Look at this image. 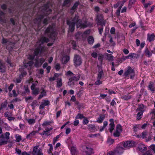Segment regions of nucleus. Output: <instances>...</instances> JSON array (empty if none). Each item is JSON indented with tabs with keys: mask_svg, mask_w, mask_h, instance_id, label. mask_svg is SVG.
I'll return each mask as SVG.
<instances>
[{
	"mask_svg": "<svg viewBox=\"0 0 155 155\" xmlns=\"http://www.w3.org/2000/svg\"><path fill=\"white\" fill-rule=\"evenodd\" d=\"M148 88L150 90L152 91H153V92L154 91V87L153 85L152 82H150L148 85Z\"/></svg>",
	"mask_w": 155,
	"mask_h": 155,
	"instance_id": "c756f323",
	"label": "nucleus"
},
{
	"mask_svg": "<svg viewBox=\"0 0 155 155\" xmlns=\"http://www.w3.org/2000/svg\"><path fill=\"white\" fill-rule=\"evenodd\" d=\"M143 113L142 112H138L137 114V118L138 120L140 119L143 115Z\"/></svg>",
	"mask_w": 155,
	"mask_h": 155,
	"instance_id": "79ce46f5",
	"label": "nucleus"
},
{
	"mask_svg": "<svg viewBox=\"0 0 155 155\" xmlns=\"http://www.w3.org/2000/svg\"><path fill=\"white\" fill-rule=\"evenodd\" d=\"M16 141L17 142H19L21 139V136L20 135H18L16 137Z\"/></svg>",
	"mask_w": 155,
	"mask_h": 155,
	"instance_id": "4d7b16f0",
	"label": "nucleus"
},
{
	"mask_svg": "<svg viewBox=\"0 0 155 155\" xmlns=\"http://www.w3.org/2000/svg\"><path fill=\"white\" fill-rule=\"evenodd\" d=\"M89 120L87 118L84 117L83 120V124L84 125L87 124L89 122Z\"/></svg>",
	"mask_w": 155,
	"mask_h": 155,
	"instance_id": "c03bdc74",
	"label": "nucleus"
},
{
	"mask_svg": "<svg viewBox=\"0 0 155 155\" xmlns=\"http://www.w3.org/2000/svg\"><path fill=\"white\" fill-rule=\"evenodd\" d=\"M121 7H119V8L117 9V12H116V15L117 16H119L120 15V12Z\"/></svg>",
	"mask_w": 155,
	"mask_h": 155,
	"instance_id": "bf43d9fd",
	"label": "nucleus"
},
{
	"mask_svg": "<svg viewBox=\"0 0 155 155\" xmlns=\"http://www.w3.org/2000/svg\"><path fill=\"white\" fill-rule=\"evenodd\" d=\"M144 52L146 56L148 57H150L152 56L153 51H152L151 52H150L148 48H147L145 49Z\"/></svg>",
	"mask_w": 155,
	"mask_h": 155,
	"instance_id": "f3484780",
	"label": "nucleus"
},
{
	"mask_svg": "<svg viewBox=\"0 0 155 155\" xmlns=\"http://www.w3.org/2000/svg\"><path fill=\"white\" fill-rule=\"evenodd\" d=\"M143 155H152V154L150 151L148 150L144 153Z\"/></svg>",
	"mask_w": 155,
	"mask_h": 155,
	"instance_id": "69168bd1",
	"label": "nucleus"
},
{
	"mask_svg": "<svg viewBox=\"0 0 155 155\" xmlns=\"http://www.w3.org/2000/svg\"><path fill=\"white\" fill-rule=\"evenodd\" d=\"M70 57L66 55L64 57L62 60V62L63 64H66L70 60Z\"/></svg>",
	"mask_w": 155,
	"mask_h": 155,
	"instance_id": "dca6fc26",
	"label": "nucleus"
},
{
	"mask_svg": "<svg viewBox=\"0 0 155 155\" xmlns=\"http://www.w3.org/2000/svg\"><path fill=\"white\" fill-rule=\"evenodd\" d=\"M55 68L57 71L59 70L61 68L60 64L58 63L56 64L55 66Z\"/></svg>",
	"mask_w": 155,
	"mask_h": 155,
	"instance_id": "8fccbe9b",
	"label": "nucleus"
},
{
	"mask_svg": "<svg viewBox=\"0 0 155 155\" xmlns=\"http://www.w3.org/2000/svg\"><path fill=\"white\" fill-rule=\"evenodd\" d=\"M33 63L32 61H30L27 63H24V65L25 68H27L28 70H30L31 68Z\"/></svg>",
	"mask_w": 155,
	"mask_h": 155,
	"instance_id": "9b49d317",
	"label": "nucleus"
},
{
	"mask_svg": "<svg viewBox=\"0 0 155 155\" xmlns=\"http://www.w3.org/2000/svg\"><path fill=\"white\" fill-rule=\"evenodd\" d=\"M60 135H57L55 137H54L53 139V145H54L56 142L58 140V139L60 137Z\"/></svg>",
	"mask_w": 155,
	"mask_h": 155,
	"instance_id": "ea45409f",
	"label": "nucleus"
},
{
	"mask_svg": "<svg viewBox=\"0 0 155 155\" xmlns=\"http://www.w3.org/2000/svg\"><path fill=\"white\" fill-rule=\"evenodd\" d=\"M44 51V48H37L35 50L34 54L35 56H37L39 54L40 56H42L44 55L42 53Z\"/></svg>",
	"mask_w": 155,
	"mask_h": 155,
	"instance_id": "6e6552de",
	"label": "nucleus"
},
{
	"mask_svg": "<svg viewBox=\"0 0 155 155\" xmlns=\"http://www.w3.org/2000/svg\"><path fill=\"white\" fill-rule=\"evenodd\" d=\"M124 148L122 147H117L115 150H114L115 153L117 154L118 155H120L123 152Z\"/></svg>",
	"mask_w": 155,
	"mask_h": 155,
	"instance_id": "f8f14e48",
	"label": "nucleus"
},
{
	"mask_svg": "<svg viewBox=\"0 0 155 155\" xmlns=\"http://www.w3.org/2000/svg\"><path fill=\"white\" fill-rule=\"evenodd\" d=\"M45 32L48 35L50 38L53 40H55L56 33L52 26L49 25L46 29Z\"/></svg>",
	"mask_w": 155,
	"mask_h": 155,
	"instance_id": "f03ea898",
	"label": "nucleus"
},
{
	"mask_svg": "<svg viewBox=\"0 0 155 155\" xmlns=\"http://www.w3.org/2000/svg\"><path fill=\"white\" fill-rule=\"evenodd\" d=\"M147 36V39L149 40V42L154 41L155 39V35L153 34H152L150 35H149V34H148Z\"/></svg>",
	"mask_w": 155,
	"mask_h": 155,
	"instance_id": "6ab92c4d",
	"label": "nucleus"
},
{
	"mask_svg": "<svg viewBox=\"0 0 155 155\" xmlns=\"http://www.w3.org/2000/svg\"><path fill=\"white\" fill-rule=\"evenodd\" d=\"M100 79H97L95 82V84L96 85H99L101 84H102V82L100 81Z\"/></svg>",
	"mask_w": 155,
	"mask_h": 155,
	"instance_id": "e2e57ef3",
	"label": "nucleus"
},
{
	"mask_svg": "<svg viewBox=\"0 0 155 155\" xmlns=\"http://www.w3.org/2000/svg\"><path fill=\"white\" fill-rule=\"evenodd\" d=\"M91 56L94 58H96L97 56V54L95 52H92L91 54Z\"/></svg>",
	"mask_w": 155,
	"mask_h": 155,
	"instance_id": "6e6d98bb",
	"label": "nucleus"
},
{
	"mask_svg": "<svg viewBox=\"0 0 155 155\" xmlns=\"http://www.w3.org/2000/svg\"><path fill=\"white\" fill-rule=\"evenodd\" d=\"M9 135L10 133L8 132H6L5 134V136L7 140H8L9 139Z\"/></svg>",
	"mask_w": 155,
	"mask_h": 155,
	"instance_id": "13d9d810",
	"label": "nucleus"
},
{
	"mask_svg": "<svg viewBox=\"0 0 155 155\" xmlns=\"http://www.w3.org/2000/svg\"><path fill=\"white\" fill-rule=\"evenodd\" d=\"M87 41L89 44L92 45L94 41V38L91 36H89L87 38Z\"/></svg>",
	"mask_w": 155,
	"mask_h": 155,
	"instance_id": "aec40b11",
	"label": "nucleus"
},
{
	"mask_svg": "<svg viewBox=\"0 0 155 155\" xmlns=\"http://www.w3.org/2000/svg\"><path fill=\"white\" fill-rule=\"evenodd\" d=\"M42 65L41 64V63L40 61H39L38 58L35 59V67L38 68L41 66Z\"/></svg>",
	"mask_w": 155,
	"mask_h": 155,
	"instance_id": "4be33fe9",
	"label": "nucleus"
},
{
	"mask_svg": "<svg viewBox=\"0 0 155 155\" xmlns=\"http://www.w3.org/2000/svg\"><path fill=\"white\" fill-rule=\"evenodd\" d=\"M115 28L114 27H112L111 28L110 32L112 34H113L115 33Z\"/></svg>",
	"mask_w": 155,
	"mask_h": 155,
	"instance_id": "052dcab7",
	"label": "nucleus"
},
{
	"mask_svg": "<svg viewBox=\"0 0 155 155\" xmlns=\"http://www.w3.org/2000/svg\"><path fill=\"white\" fill-rule=\"evenodd\" d=\"M22 78L21 77H20V76L19 75V77L18 78H17L16 79V81L17 83H21V79Z\"/></svg>",
	"mask_w": 155,
	"mask_h": 155,
	"instance_id": "3c124183",
	"label": "nucleus"
},
{
	"mask_svg": "<svg viewBox=\"0 0 155 155\" xmlns=\"http://www.w3.org/2000/svg\"><path fill=\"white\" fill-rule=\"evenodd\" d=\"M134 145V142L133 141H128L125 142L124 144V147L128 148L132 147Z\"/></svg>",
	"mask_w": 155,
	"mask_h": 155,
	"instance_id": "9d476101",
	"label": "nucleus"
},
{
	"mask_svg": "<svg viewBox=\"0 0 155 155\" xmlns=\"http://www.w3.org/2000/svg\"><path fill=\"white\" fill-rule=\"evenodd\" d=\"M103 55L101 54H99L98 55V59L99 61H101L103 58Z\"/></svg>",
	"mask_w": 155,
	"mask_h": 155,
	"instance_id": "338daca9",
	"label": "nucleus"
},
{
	"mask_svg": "<svg viewBox=\"0 0 155 155\" xmlns=\"http://www.w3.org/2000/svg\"><path fill=\"white\" fill-rule=\"evenodd\" d=\"M58 81L57 82V87H58L59 88L61 87L62 85V80L61 78H58Z\"/></svg>",
	"mask_w": 155,
	"mask_h": 155,
	"instance_id": "b1692460",
	"label": "nucleus"
},
{
	"mask_svg": "<svg viewBox=\"0 0 155 155\" xmlns=\"http://www.w3.org/2000/svg\"><path fill=\"white\" fill-rule=\"evenodd\" d=\"M27 121L29 124H32L35 123V120L33 119H30L27 120Z\"/></svg>",
	"mask_w": 155,
	"mask_h": 155,
	"instance_id": "58836bf2",
	"label": "nucleus"
},
{
	"mask_svg": "<svg viewBox=\"0 0 155 155\" xmlns=\"http://www.w3.org/2000/svg\"><path fill=\"white\" fill-rule=\"evenodd\" d=\"M46 96V92H45V93L43 94H41L39 95V96L38 98V99L40 100L44 96Z\"/></svg>",
	"mask_w": 155,
	"mask_h": 155,
	"instance_id": "864d4df0",
	"label": "nucleus"
},
{
	"mask_svg": "<svg viewBox=\"0 0 155 155\" xmlns=\"http://www.w3.org/2000/svg\"><path fill=\"white\" fill-rule=\"evenodd\" d=\"M71 152L72 155H77L78 153L75 148L74 147L71 148Z\"/></svg>",
	"mask_w": 155,
	"mask_h": 155,
	"instance_id": "c85d7f7f",
	"label": "nucleus"
},
{
	"mask_svg": "<svg viewBox=\"0 0 155 155\" xmlns=\"http://www.w3.org/2000/svg\"><path fill=\"white\" fill-rule=\"evenodd\" d=\"M27 74V72L26 71H23L21 72V74H20L19 76H20V77H21L22 78H23Z\"/></svg>",
	"mask_w": 155,
	"mask_h": 155,
	"instance_id": "49530a36",
	"label": "nucleus"
},
{
	"mask_svg": "<svg viewBox=\"0 0 155 155\" xmlns=\"http://www.w3.org/2000/svg\"><path fill=\"white\" fill-rule=\"evenodd\" d=\"M50 103L49 101L48 100H45V101L43 103L45 106H47L49 105Z\"/></svg>",
	"mask_w": 155,
	"mask_h": 155,
	"instance_id": "680f3d73",
	"label": "nucleus"
},
{
	"mask_svg": "<svg viewBox=\"0 0 155 155\" xmlns=\"http://www.w3.org/2000/svg\"><path fill=\"white\" fill-rule=\"evenodd\" d=\"M114 142V140L111 139H108L107 141V142L109 144H111Z\"/></svg>",
	"mask_w": 155,
	"mask_h": 155,
	"instance_id": "603ef678",
	"label": "nucleus"
},
{
	"mask_svg": "<svg viewBox=\"0 0 155 155\" xmlns=\"http://www.w3.org/2000/svg\"><path fill=\"white\" fill-rule=\"evenodd\" d=\"M107 59L109 61H112L114 60V57L110 54L107 53Z\"/></svg>",
	"mask_w": 155,
	"mask_h": 155,
	"instance_id": "393cba45",
	"label": "nucleus"
},
{
	"mask_svg": "<svg viewBox=\"0 0 155 155\" xmlns=\"http://www.w3.org/2000/svg\"><path fill=\"white\" fill-rule=\"evenodd\" d=\"M123 52L126 54H128L129 53L128 50L126 48H124L123 49Z\"/></svg>",
	"mask_w": 155,
	"mask_h": 155,
	"instance_id": "774afa93",
	"label": "nucleus"
},
{
	"mask_svg": "<svg viewBox=\"0 0 155 155\" xmlns=\"http://www.w3.org/2000/svg\"><path fill=\"white\" fill-rule=\"evenodd\" d=\"M144 105L143 104H140L138 105V108L136 110V111H140V112L143 113L144 111Z\"/></svg>",
	"mask_w": 155,
	"mask_h": 155,
	"instance_id": "a211bd4d",
	"label": "nucleus"
},
{
	"mask_svg": "<svg viewBox=\"0 0 155 155\" xmlns=\"http://www.w3.org/2000/svg\"><path fill=\"white\" fill-rule=\"evenodd\" d=\"M8 102L7 100L2 103L0 104V106H1L3 108H6Z\"/></svg>",
	"mask_w": 155,
	"mask_h": 155,
	"instance_id": "473e14b6",
	"label": "nucleus"
},
{
	"mask_svg": "<svg viewBox=\"0 0 155 155\" xmlns=\"http://www.w3.org/2000/svg\"><path fill=\"white\" fill-rule=\"evenodd\" d=\"M38 146H36L35 147H34L33 149V151L32 152V154L33 155H35V154L37 153V152H38Z\"/></svg>",
	"mask_w": 155,
	"mask_h": 155,
	"instance_id": "c9c22d12",
	"label": "nucleus"
},
{
	"mask_svg": "<svg viewBox=\"0 0 155 155\" xmlns=\"http://www.w3.org/2000/svg\"><path fill=\"white\" fill-rule=\"evenodd\" d=\"M105 117V115L104 114L100 115L99 117L98 118L96 122L99 123H101L104 119Z\"/></svg>",
	"mask_w": 155,
	"mask_h": 155,
	"instance_id": "4468645a",
	"label": "nucleus"
},
{
	"mask_svg": "<svg viewBox=\"0 0 155 155\" xmlns=\"http://www.w3.org/2000/svg\"><path fill=\"white\" fill-rule=\"evenodd\" d=\"M80 4V2L79 1L76 2L74 4L73 6L71 8V10H74L77 9L78 5Z\"/></svg>",
	"mask_w": 155,
	"mask_h": 155,
	"instance_id": "a878e982",
	"label": "nucleus"
},
{
	"mask_svg": "<svg viewBox=\"0 0 155 155\" xmlns=\"http://www.w3.org/2000/svg\"><path fill=\"white\" fill-rule=\"evenodd\" d=\"M80 77V76H78L77 77L74 76L70 78V80H71V81H72L74 82L77 81L79 79Z\"/></svg>",
	"mask_w": 155,
	"mask_h": 155,
	"instance_id": "7c9ffc66",
	"label": "nucleus"
},
{
	"mask_svg": "<svg viewBox=\"0 0 155 155\" xmlns=\"http://www.w3.org/2000/svg\"><path fill=\"white\" fill-rule=\"evenodd\" d=\"M147 132L146 131H143L141 133V137L143 139L146 138V136L147 135Z\"/></svg>",
	"mask_w": 155,
	"mask_h": 155,
	"instance_id": "4c0bfd02",
	"label": "nucleus"
},
{
	"mask_svg": "<svg viewBox=\"0 0 155 155\" xmlns=\"http://www.w3.org/2000/svg\"><path fill=\"white\" fill-rule=\"evenodd\" d=\"M6 67L2 61L0 60V72L4 73L6 71Z\"/></svg>",
	"mask_w": 155,
	"mask_h": 155,
	"instance_id": "1a4fd4ad",
	"label": "nucleus"
},
{
	"mask_svg": "<svg viewBox=\"0 0 155 155\" xmlns=\"http://www.w3.org/2000/svg\"><path fill=\"white\" fill-rule=\"evenodd\" d=\"M24 88H25V91L24 92H23L22 93V94H25L26 93H29V90L28 89V86H24Z\"/></svg>",
	"mask_w": 155,
	"mask_h": 155,
	"instance_id": "72a5a7b5",
	"label": "nucleus"
},
{
	"mask_svg": "<svg viewBox=\"0 0 155 155\" xmlns=\"http://www.w3.org/2000/svg\"><path fill=\"white\" fill-rule=\"evenodd\" d=\"M121 127V125L120 124H118L117 126L116 130H117L118 131L121 132L122 130Z\"/></svg>",
	"mask_w": 155,
	"mask_h": 155,
	"instance_id": "de8ad7c7",
	"label": "nucleus"
},
{
	"mask_svg": "<svg viewBox=\"0 0 155 155\" xmlns=\"http://www.w3.org/2000/svg\"><path fill=\"white\" fill-rule=\"evenodd\" d=\"M49 2H48L42 6V12L45 16L48 15L52 12V10L49 8Z\"/></svg>",
	"mask_w": 155,
	"mask_h": 155,
	"instance_id": "7ed1b4c3",
	"label": "nucleus"
},
{
	"mask_svg": "<svg viewBox=\"0 0 155 155\" xmlns=\"http://www.w3.org/2000/svg\"><path fill=\"white\" fill-rule=\"evenodd\" d=\"M120 132L117 130H116L115 132L113 134V135L115 137H118L120 136Z\"/></svg>",
	"mask_w": 155,
	"mask_h": 155,
	"instance_id": "f704fd0d",
	"label": "nucleus"
},
{
	"mask_svg": "<svg viewBox=\"0 0 155 155\" xmlns=\"http://www.w3.org/2000/svg\"><path fill=\"white\" fill-rule=\"evenodd\" d=\"M130 74V78L132 79L134 76V71L131 67L128 66L127 70L125 72L124 75L125 76H127L128 75Z\"/></svg>",
	"mask_w": 155,
	"mask_h": 155,
	"instance_id": "39448f33",
	"label": "nucleus"
},
{
	"mask_svg": "<svg viewBox=\"0 0 155 155\" xmlns=\"http://www.w3.org/2000/svg\"><path fill=\"white\" fill-rule=\"evenodd\" d=\"M83 150L86 153V155H91L94 153L93 150L90 147L85 145L82 146Z\"/></svg>",
	"mask_w": 155,
	"mask_h": 155,
	"instance_id": "0eeeda50",
	"label": "nucleus"
},
{
	"mask_svg": "<svg viewBox=\"0 0 155 155\" xmlns=\"http://www.w3.org/2000/svg\"><path fill=\"white\" fill-rule=\"evenodd\" d=\"M75 84L74 82V81H72L70 80V79H69V81L68 82V85L69 86H73Z\"/></svg>",
	"mask_w": 155,
	"mask_h": 155,
	"instance_id": "37998d69",
	"label": "nucleus"
},
{
	"mask_svg": "<svg viewBox=\"0 0 155 155\" xmlns=\"http://www.w3.org/2000/svg\"><path fill=\"white\" fill-rule=\"evenodd\" d=\"M40 41L42 44L44 43H47L49 41V39L46 37H42L41 38Z\"/></svg>",
	"mask_w": 155,
	"mask_h": 155,
	"instance_id": "412c9836",
	"label": "nucleus"
},
{
	"mask_svg": "<svg viewBox=\"0 0 155 155\" xmlns=\"http://www.w3.org/2000/svg\"><path fill=\"white\" fill-rule=\"evenodd\" d=\"M79 16L75 15L71 20L67 18L66 20V24L69 26V30L72 32L75 29V26L76 24L77 28L80 27L85 28L86 26L82 23V21L79 19Z\"/></svg>",
	"mask_w": 155,
	"mask_h": 155,
	"instance_id": "f257e3e1",
	"label": "nucleus"
},
{
	"mask_svg": "<svg viewBox=\"0 0 155 155\" xmlns=\"http://www.w3.org/2000/svg\"><path fill=\"white\" fill-rule=\"evenodd\" d=\"M73 61L74 65L75 66H80L82 63L81 58L78 55L74 56Z\"/></svg>",
	"mask_w": 155,
	"mask_h": 155,
	"instance_id": "423d86ee",
	"label": "nucleus"
},
{
	"mask_svg": "<svg viewBox=\"0 0 155 155\" xmlns=\"http://www.w3.org/2000/svg\"><path fill=\"white\" fill-rule=\"evenodd\" d=\"M96 21L97 22L98 25L102 24L104 26L105 25V22L104 21L103 17L102 14L97 13L96 15Z\"/></svg>",
	"mask_w": 155,
	"mask_h": 155,
	"instance_id": "20e7f679",
	"label": "nucleus"
},
{
	"mask_svg": "<svg viewBox=\"0 0 155 155\" xmlns=\"http://www.w3.org/2000/svg\"><path fill=\"white\" fill-rule=\"evenodd\" d=\"M88 129L90 130H92L93 131H95L96 128L94 125L92 124H89L88 126Z\"/></svg>",
	"mask_w": 155,
	"mask_h": 155,
	"instance_id": "bb28decb",
	"label": "nucleus"
},
{
	"mask_svg": "<svg viewBox=\"0 0 155 155\" xmlns=\"http://www.w3.org/2000/svg\"><path fill=\"white\" fill-rule=\"evenodd\" d=\"M32 91L33 94L36 95H38L40 92L39 88L38 87L35 88Z\"/></svg>",
	"mask_w": 155,
	"mask_h": 155,
	"instance_id": "cd10ccee",
	"label": "nucleus"
},
{
	"mask_svg": "<svg viewBox=\"0 0 155 155\" xmlns=\"http://www.w3.org/2000/svg\"><path fill=\"white\" fill-rule=\"evenodd\" d=\"M104 73L102 70L100 71L98 74L97 76V79H101L102 75H103Z\"/></svg>",
	"mask_w": 155,
	"mask_h": 155,
	"instance_id": "e433bc0d",
	"label": "nucleus"
},
{
	"mask_svg": "<svg viewBox=\"0 0 155 155\" xmlns=\"http://www.w3.org/2000/svg\"><path fill=\"white\" fill-rule=\"evenodd\" d=\"M45 16L44 14L40 15H39L37 18H36L35 19L39 23L41 22V20L44 18V17Z\"/></svg>",
	"mask_w": 155,
	"mask_h": 155,
	"instance_id": "5701e85b",
	"label": "nucleus"
},
{
	"mask_svg": "<svg viewBox=\"0 0 155 155\" xmlns=\"http://www.w3.org/2000/svg\"><path fill=\"white\" fill-rule=\"evenodd\" d=\"M76 119H76L74 122V125L75 126L78 125L79 123V120Z\"/></svg>",
	"mask_w": 155,
	"mask_h": 155,
	"instance_id": "0e129e2a",
	"label": "nucleus"
},
{
	"mask_svg": "<svg viewBox=\"0 0 155 155\" xmlns=\"http://www.w3.org/2000/svg\"><path fill=\"white\" fill-rule=\"evenodd\" d=\"M101 25V28H98V30L99 31V33L101 35L103 32V26H104V25H102V24H101L100 25Z\"/></svg>",
	"mask_w": 155,
	"mask_h": 155,
	"instance_id": "09e8293b",
	"label": "nucleus"
},
{
	"mask_svg": "<svg viewBox=\"0 0 155 155\" xmlns=\"http://www.w3.org/2000/svg\"><path fill=\"white\" fill-rule=\"evenodd\" d=\"M71 2V0H64L63 4V6L69 7Z\"/></svg>",
	"mask_w": 155,
	"mask_h": 155,
	"instance_id": "2eb2a0df",
	"label": "nucleus"
},
{
	"mask_svg": "<svg viewBox=\"0 0 155 155\" xmlns=\"http://www.w3.org/2000/svg\"><path fill=\"white\" fill-rule=\"evenodd\" d=\"M85 117L83 116V114H78L75 117V119H80L84 118Z\"/></svg>",
	"mask_w": 155,
	"mask_h": 155,
	"instance_id": "a19ab883",
	"label": "nucleus"
},
{
	"mask_svg": "<svg viewBox=\"0 0 155 155\" xmlns=\"http://www.w3.org/2000/svg\"><path fill=\"white\" fill-rule=\"evenodd\" d=\"M138 149L141 152L146 151L147 150V148L145 145L143 144H140L138 145Z\"/></svg>",
	"mask_w": 155,
	"mask_h": 155,
	"instance_id": "ddd939ff",
	"label": "nucleus"
},
{
	"mask_svg": "<svg viewBox=\"0 0 155 155\" xmlns=\"http://www.w3.org/2000/svg\"><path fill=\"white\" fill-rule=\"evenodd\" d=\"M8 42V41L7 39L3 38L2 39V44H6Z\"/></svg>",
	"mask_w": 155,
	"mask_h": 155,
	"instance_id": "5fc2aeb1",
	"label": "nucleus"
},
{
	"mask_svg": "<svg viewBox=\"0 0 155 155\" xmlns=\"http://www.w3.org/2000/svg\"><path fill=\"white\" fill-rule=\"evenodd\" d=\"M131 97L130 95H124L121 97V98L122 99L124 100H127L130 99Z\"/></svg>",
	"mask_w": 155,
	"mask_h": 155,
	"instance_id": "2f4dec72",
	"label": "nucleus"
},
{
	"mask_svg": "<svg viewBox=\"0 0 155 155\" xmlns=\"http://www.w3.org/2000/svg\"><path fill=\"white\" fill-rule=\"evenodd\" d=\"M7 142L8 141L5 140V139L1 140V141L0 142V146L3 145L7 144Z\"/></svg>",
	"mask_w": 155,
	"mask_h": 155,
	"instance_id": "a18cd8bd",
	"label": "nucleus"
}]
</instances>
